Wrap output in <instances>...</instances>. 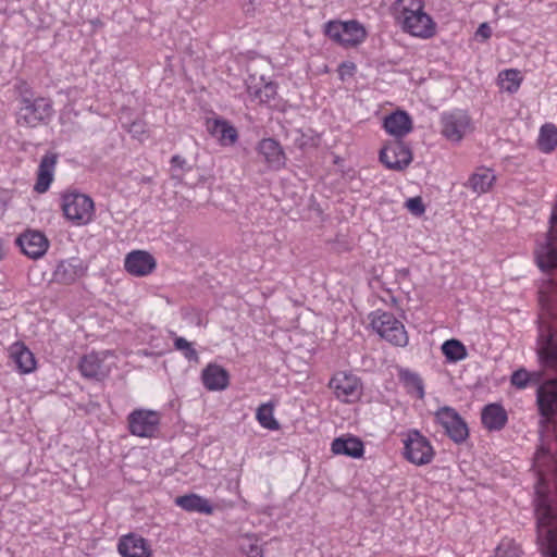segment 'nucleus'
<instances>
[{
  "instance_id": "1",
  "label": "nucleus",
  "mask_w": 557,
  "mask_h": 557,
  "mask_svg": "<svg viewBox=\"0 0 557 557\" xmlns=\"http://www.w3.org/2000/svg\"><path fill=\"white\" fill-rule=\"evenodd\" d=\"M61 208L65 218L75 225H86L95 215L94 200L76 190L62 195Z\"/></svg>"
},
{
  "instance_id": "2",
  "label": "nucleus",
  "mask_w": 557,
  "mask_h": 557,
  "mask_svg": "<svg viewBox=\"0 0 557 557\" xmlns=\"http://www.w3.org/2000/svg\"><path fill=\"white\" fill-rule=\"evenodd\" d=\"M53 113L51 99L45 97L30 99L23 96L17 112V123L28 127H36L39 124L48 123Z\"/></svg>"
},
{
  "instance_id": "3",
  "label": "nucleus",
  "mask_w": 557,
  "mask_h": 557,
  "mask_svg": "<svg viewBox=\"0 0 557 557\" xmlns=\"http://www.w3.org/2000/svg\"><path fill=\"white\" fill-rule=\"evenodd\" d=\"M371 315V325L382 338L399 347L408 344L405 326L393 313L377 310Z\"/></svg>"
},
{
  "instance_id": "4",
  "label": "nucleus",
  "mask_w": 557,
  "mask_h": 557,
  "mask_svg": "<svg viewBox=\"0 0 557 557\" xmlns=\"http://www.w3.org/2000/svg\"><path fill=\"white\" fill-rule=\"evenodd\" d=\"M550 228L543 243H539L534 250V258L539 269L550 274L557 269V212H553L549 219Z\"/></svg>"
},
{
  "instance_id": "5",
  "label": "nucleus",
  "mask_w": 557,
  "mask_h": 557,
  "mask_svg": "<svg viewBox=\"0 0 557 557\" xmlns=\"http://www.w3.org/2000/svg\"><path fill=\"white\" fill-rule=\"evenodd\" d=\"M536 406L541 416L540 426L545 429L555 423L557 416V376L545 380L536 388Z\"/></svg>"
},
{
  "instance_id": "6",
  "label": "nucleus",
  "mask_w": 557,
  "mask_h": 557,
  "mask_svg": "<svg viewBox=\"0 0 557 557\" xmlns=\"http://www.w3.org/2000/svg\"><path fill=\"white\" fill-rule=\"evenodd\" d=\"M324 34L345 47L356 46L366 38V30L357 21H330L324 26Z\"/></svg>"
},
{
  "instance_id": "7",
  "label": "nucleus",
  "mask_w": 557,
  "mask_h": 557,
  "mask_svg": "<svg viewBox=\"0 0 557 557\" xmlns=\"http://www.w3.org/2000/svg\"><path fill=\"white\" fill-rule=\"evenodd\" d=\"M435 451L430 441L418 430H410L404 440V456L416 465L423 466L430 463L434 458Z\"/></svg>"
},
{
  "instance_id": "8",
  "label": "nucleus",
  "mask_w": 557,
  "mask_h": 557,
  "mask_svg": "<svg viewBox=\"0 0 557 557\" xmlns=\"http://www.w3.org/2000/svg\"><path fill=\"white\" fill-rule=\"evenodd\" d=\"M435 420L455 443L459 444L468 438V425L454 408L447 406L440 408L435 412Z\"/></svg>"
},
{
  "instance_id": "9",
  "label": "nucleus",
  "mask_w": 557,
  "mask_h": 557,
  "mask_svg": "<svg viewBox=\"0 0 557 557\" xmlns=\"http://www.w3.org/2000/svg\"><path fill=\"white\" fill-rule=\"evenodd\" d=\"M442 135L451 141H460L471 129V117L463 110H453L441 115Z\"/></svg>"
},
{
  "instance_id": "10",
  "label": "nucleus",
  "mask_w": 557,
  "mask_h": 557,
  "mask_svg": "<svg viewBox=\"0 0 557 557\" xmlns=\"http://www.w3.org/2000/svg\"><path fill=\"white\" fill-rule=\"evenodd\" d=\"M380 161L389 170L403 171L412 161V152L403 140H394L380 151Z\"/></svg>"
},
{
  "instance_id": "11",
  "label": "nucleus",
  "mask_w": 557,
  "mask_h": 557,
  "mask_svg": "<svg viewBox=\"0 0 557 557\" xmlns=\"http://www.w3.org/2000/svg\"><path fill=\"white\" fill-rule=\"evenodd\" d=\"M131 434L139 437H151L158 431L160 416L157 411L136 409L127 417Z\"/></svg>"
},
{
  "instance_id": "12",
  "label": "nucleus",
  "mask_w": 557,
  "mask_h": 557,
  "mask_svg": "<svg viewBox=\"0 0 557 557\" xmlns=\"http://www.w3.org/2000/svg\"><path fill=\"white\" fill-rule=\"evenodd\" d=\"M15 244L30 259L42 257L49 248L48 238L37 230H26L15 238Z\"/></svg>"
},
{
  "instance_id": "13",
  "label": "nucleus",
  "mask_w": 557,
  "mask_h": 557,
  "mask_svg": "<svg viewBox=\"0 0 557 557\" xmlns=\"http://www.w3.org/2000/svg\"><path fill=\"white\" fill-rule=\"evenodd\" d=\"M335 396L345 403L357 399L360 395L361 385L357 376L345 372L336 373L329 383Z\"/></svg>"
},
{
  "instance_id": "14",
  "label": "nucleus",
  "mask_w": 557,
  "mask_h": 557,
  "mask_svg": "<svg viewBox=\"0 0 557 557\" xmlns=\"http://www.w3.org/2000/svg\"><path fill=\"white\" fill-rule=\"evenodd\" d=\"M256 150L272 171H280L286 164V154L282 145L274 138H262L256 147Z\"/></svg>"
},
{
  "instance_id": "15",
  "label": "nucleus",
  "mask_w": 557,
  "mask_h": 557,
  "mask_svg": "<svg viewBox=\"0 0 557 557\" xmlns=\"http://www.w3.org/2000/svg\"><path fill=\"white\" fill-rule=\"evenodd\" d=\"M125 270L135 276H145L156 268V259L145 250H134L127 253L124 261Z\"/></svg>"
},
{
  "instance_id": "16",
  "label": "nucleus",
  "mask_w": 557,
  "mask_h": 557,
  "mask_svg": "<svg viewBox=\"0 0 557 557\" xmlns=\"http://www.w3.org/2000/svg\"><path fill=\"white\" fill-rule=\"evenodd\" d=\"M87 268L78 258L62 260L53 271V281L60 284H72L84 276Z\"/></svg>"
},
{
  "instance_id": "17",
  "label": "nucleus",
  "mask_w": 557,
  "mask_h": 557,
  "mask_svg": "<svg viewBox=\"0 0 557 557\" xmlns=\"http://www.w3.org/2000/svg\"><path fill=\"white\" fill-rule=\"evenodd\" d=\"M537 356L542 366L557 372V332L540 335Z\"/></svg>"
},
{
  "instance_id": "18",
  "label": "nucleus",
  "mask_w": 557,
  "mask_h": 557,
  "mask_svg": "<svg viewBox=\"0 0 557 557\" xmlns=\"http://www.w3.org/2000/svg\"><path fill=\"white\" fill-rule=\"evenodd\" d=\"M117 549L122 557H150L151 555L147 541L133 533L120 539Z\"/></svg>"
},
{
  "instance_id": "19",
  "label": "nucleus",
  "mask_w": 557,
  "mask_h": 557,
  "mask_svg": "<svg viewBox=\"0 0 557 557\" xmlns=\"http://www.w3.org/2000/svg\"><path fill=\"white\" fill-rule=\"evenodd\" d=\"M403 30L419 38H431L435 35L436 24L432 17L422 11L411 18L410 23H404Z\"/></svg>"
},
{
  "instance_id": "20",
  "label": "nucleus",
  "mask_w": 557,
  "mask_h": 557,
  "mask_svg": "<svg viewBox=\"0 0 557 557\" xmlns=\"http://www.w3.org/2000/svg\"><path fill=\"white\" fill-rule=\"evenodd\" d=\"M383 127L400 140L412 131V119L406 111H396L384 119Z\"/></svg>"
},
{
  "instance_id": "21",
  "label": "nucleus",
  "mask_w": 557,
  "mask_h": 557,
  "mask_svg": "<svg viewBox=\"0 0 557 557\" xmlns=\"http://www.w3.org/2000/svg\"><path fill=\"white\" fill-rule=\"evenodd\" d=\"M481 421L488 431H500L508 422V414L500 404H488L483 407Z\"/></svg>"
},
{
  "instance_id": "22",
  "label": "nucleus",
  "mask_w": 557,
  "mask_h": 557,
  "mask_svg": "<svg viewBox=\"0 0 557 557\" xmlns=\"http://www.w3.org/2000/svg\"><path fill=\"white\" fill-rule=\"evenodd\" d=\"M205 387L208 391H223L230 384L228 372L219 364H208L201 373Z\"/></svg>"
},
{
  "instance_id": "23",
  "label": "nucleus",
  "mask_w": 557,
  "mask_h": 557,
  "mask_svg": "<svg viewBox=\"0 0 557 557\" xmlns=\"http://www.w3.org/2000/svg\"><path fill=\"white\" fill-rule=\"evenodd\" d=\"M11 360L21 373H30L36 369L34 354L21 342L11 345L9 349Z\"/></svg>"
},
{
  "instance_id": "24",
  "label": "nucleus",
  "mask_w": 557,
  "mask_h": 557,
  "mask_svg": "<svg viewBox=\"0 0 557 557\" xmlns=\"http://www.w3.org/2000/svg\"><path fill=\"white\" fill-rule=\"evenodd\" d=\"M331 450L335 455L360 458L363 456L364 446L359 437L348 435L334 438L331 444Z\"/></svg>"
},
{
  "instance_id": "25",
  "label": "nucleus",
  "mask_w": 557,
  "mask_h": 557,
  "mask_svg": "<svg viewBox=\"0 0 557 557\" xmlns=\"http://www.w3.org/2000/svg\"><path fill=\"white\" fill-rule=\"evenodd\" d=\"M536 534L544 557H557V524H536Z\"/></svg>"
},
{
  "instance_id": "26",
  "label": "nucleus",
  "mask_w": 557,
  "mask_h": 557,
  "mask_svg": "<svg viewBox=\"0 0 557 557\" xmlns=\"http://www.w3.org/2000/svg\"><path fill=\"white\" fill-rule=\"evenodd\" d=\"M57 163L55 154H46L42 157L37 172V181L34 189L39 193H46L53 180L54 166Z\"/></svg>"
},
{
  "instance_id": "27",
  "label": "nucleus",
  "mask_w": 557,
  "mask_h": 557,
  "mask_svg": "<svg viewBox=\"0 0 557 557\" xmlns=\"http://www.w3.org/2000/svg\"><path fill=\"white\" fill-rule=\"evenodd\" d=\"M208 131L222 146L234 145L238 139L237 129L225 120L215 119L208 122Z\"/></svg>"
},
{
  "instance_id": "28",
  "label": "nucleus",
  "mask_w": 557,
  "mask_h": 557,
  "mask_svg": "<svg viewBox=\"0 0 557 557\" xmlns=\"http://www.w3.org/2000/svg\"><path fill=\"white\" fill-rule=\"evenodd\" d=\"M79 371L86 379L102 381L108 376V370L97 354L84 356L79 362Z\"/></svg>"
},
{
  "instance_id": "29",
  "label": "nucleus",
  "mask_w": 557,
  "mask_h": 557,
  "mask_svg": "<svg viewBox=\"0 0 557 557\" xmlns=\"http://www.w3.org/2000/svg\"><path fill=\"white\" fill-rule=\"evenodd\" d=\"M495 181L496 176L491 169L481 168L469 177L466 186L473 193L482 195L492 188Z\"/></svg>"
},
{
  "instance_id": "30",
  "label": "nucleus",
  "mask_w": 557,
  "mask_h": 557,
  "mask_svg": "<svg viewBox=\"0 0 557 557\" xmlns=\"http://www.w3.org/2000/svg\"><path fill=\"white\" fill-rule=\"evenodd\" d=\"M175 504L189 512L211 513L213 510L210 502L197 494H187L175 498Z\"/></svg>"
},
{
  "instance_id": "31",
  "label": "nucleus",
  "mask_w": 557,
  "mask_h": 557,
  "mask_svg": "<svg viewBox=\"0 0 557 557\" xmlns=\"http://www.w3.org/2000/svg\"><path fill=\"white\" fill-rule=\"evenodd\" d=\"M399 381L403 383L408 393H416L417 397H424V385L421 376L409 369L400 368L398 371Z\"/></svg>"
},
{
  "instance_id": "32",
  "label": "nucleus",
  "mask_w": 557,
  "mask_h": 557,
  "mask_svg": "<svg viewBox=\"0 0 557 557\" xmlns=\"http://www.w3.org/2000/svg\"><path fill=\"white\" fill-rule=\"evenodd\" d=\"M537 146L544 153H550L557 146V127L552 123L544 124L540 129Z\"/></svg>"
},
{
  "instance_id": "33",
  "label": "nucleus",
  "mask_w": 557,
  "mask_h": 557,
  "mask_svg": "<svg viewBox=\"0 0 557 557\" xmlns=\"http://www.w3.org/2000/svg\"><path fill=\"white\" fill-rule=\"evenodd\" d=\"M522 75L516 69L504 70L498 74V85L502 90L515 94L520 88Z\"/></svg>"
},
{
  "instance_id": "34",
  "label": "nucleus",
  "mask_w": 557,
  "mask_h": 557,
  "mask_svg": "<svg viewBox=\"0 0 557 557\" xmlns=\"http://www.w3.org/2000/svg\"><path fill=\"white\" fill-rule=\"evenodd\" d=\"M442 352L449 362H458L467 358L466 346L455 338L447 339L442 345Z\"/></svg>"
},
{
  "instance_id": "35",
  "label": "nucleus",
  "mask_w": 557,
  "mask_h": 557,
  "mask_svg": "<svg viewBox=\"0 0 557 557\" xmlns=\"http://www.w3.org/2000/svg\"><path fill=\"white\" fill-rule=\"evenodd\" d=\"M247 91L261 103H268L275 98L277 94V85L273 82L263 83L261 87L258 85H248Z\"/></svg>"
},
{
  "instance_id": "36",
  "label": "nucleus",
  "mask_w": 557,
  "mask_h": 557,
  "mask_svg": "<svg viewBox=\"0 0 557 557\" xmlns=\"http://www.w3.org/2000/svg\"><path fill=\"white\" fill-rule=\"evenodd\" d=\"M274 407L272 404H262L258 407L256 418L260 425L271 431L280 429L278 421L273 416Z\"/></svg>"
},
{
  "instance_id": "37",
  "label": "nucleus",
  "mask_w": 557,
  "mask_h": 557,
  "mask_svg": "<svg viewBox=\"0 0 557 557\" xmlns=\"http://www.w3.org/2000/svg\"><path fill=\"white\" fill-rule=\"evenodd\" d=\"M259 539L255 535L245 534L239 537V548L247 557H263V552L258 544Z\"/></svg>"
},
{
  "instance_id": "38",
  "label": "nucleus",
  "mask_w": 557,
  "mask_h": 557,
  "mask_svg": "<svg viewBox=\"0 0 557 557\" xmlns=\"http://www.w3.org/2000/svg\"><path fill=\"white\" fill-rule=\"evenodd\" d=\"M493 557H521V549L513 540L506 537L497 545Z\"/></svg>"
},
{
  "instance_id": "39",
  "label": "nucleus",
  "mask_w": 557,
  "mask_h": 557,
  "mask_svg": "<svg viewBox=\"0 0 557 557\" xmlns=\"http://www.w3.org/2000/svg\"><path fill=\"white\" fill-rule=\"evenodd\" d=\"M174 347L176 350L182 351L188 361H198V352L193 347L191 343H189L186 338L176 337L174 339Z\"/></svg>"
},
{
  "instance_id": "40",
  "label": "nucleus",
  "mask_w": 557,
  "mask_h": 557,
  "mask_svg": "<svg viewBox=\"0 0 557 557\" xmlns=\"http://www.w3.org/2000/svg\"><path fill=\"white\" fill-rule=\"evenodd\" d=\"M510 383L518 389H524L530 386L529 371L524 368L516 370L510 377Z\"/></svg>"
},
{
  "instance_id": "41",
  "label": "nucleus",
  "mask_w": 557,
  "mask_h": 557,
  "mask_svg": "<svg viewBox=\"0 0 557 557\" xmlns=\"http://www.w3.org/2000/svg\"><path fill=\"white\" fill-rule=\"evenodd\" d=\"M421 10L424 9L423 0H396L393 4V13L406 11V10Z\"/></svg>"
},
{
  "instance_id": "42",
  "label": "nucleus",
  "mask_w": 557,
  "mask_h": 557,
  "mask_svg": "<svg viewBox=\"0 0 557 557\" xmlns=\"http://www.w3.org/2000/svg\"><path fill=\"white\" fill-rule=\"evenodd\" d=\"M422 11H424V9H421V10H416V9L411 10L410 9V10H406V11H401V12H397V13H393V14H394L397 23L403 26L404 23H410L411 18H413V16L418 15Z\"/></svg>"
},
{
  "instance_id": "43",
  "label": "nucleus",
  "mask_w": 557,
  "mask_h": 557,
  "mask_svg": "<svg viewBox=\"0 0 557 557\" xmlns=\"http://www.w3.org/2000/svg\"><path fill=\"white\" fill-rule=\"evenodd\" d=\"M406 206L416 215H421L425 211V207L420 197L409 198Z\"/></svg>"
},
{
  "instance_id": "44",
  "label": "nucleus",
  "mask_w": 557,
  "mask_h": 557,
  "mask_svg": "<svg viewBox=\"0 0 557 557\" xmlns=\"http://www.w3.org/2000/svg\"><path fill=\"white\" fill-rule=\"evenodd\" d=\"M171 170L172 171H182V172H185L187 170H189V168H187V161L185 158H183L182 156L180 154H174L172 158H171Z\"/></svg>"
},
{
  "instance_id": "45",
  "label": "nucleus",
  "mask_w": 557,
  "mask_h": 557,
  "mask_svg": "<svg viewBox=\"0 0 557 557\" xmlns=\"http://www.w3.org/2000/svg\"><path fill=\"white\" fill-rule=\"evenodd\" d=\"M491 36H492V28L490 27V25L486 22L480 24V26L478 27V29L475 32V37L480 38L482 41H484V40L490 39Z\"/></svg>"
},
{
  "instance_id": "46",
  "label": "nucleus",
  "mask_w": 557,
  "mask_h": 557,
  "mask_svg": "<svg viewBox=\"0 0 557 557\" xmlns=\"http://www.w3.org/2000/svg\"><path fill=\"white\" fill-rule=\"evenodd\" d=\"M355 71H356V65L352 62H343L338 66V74L342 79H344V77L346 75L352 76Z\"/></svg>"
},
{
  "instance_id": "47",
  "label": "nucleus",
  "mask_w": 557,
  "mask_h": 557,
  "mask_svg": "<svg viewBox=\"0 0 557 557\" xmlns=\"http://www.w3.org/2000/svg\"><path fill=\"white\" fill-rule=\"evenodd\" d=\"M133 137H139L146 133V124L143 121H134L128 128Z\"/></svg>"
},
{
  "instance_id": "48",
  "label": "nucleus",
  "mask_w": 557,
  "mask_h": 557,
  "mask_svg": "<svg viewBox=\"0 0 557 557\" xmlns=\"http://www.w3.org/2000/svg\"><path fill=\"white\" fill-rule=\"evenodd\" d=\"M529 381L530 386H540L542 383H544L545 380H543V372L542 371H529Z\"/></svg>"
},
{
  "instance_id": "49",
  "label": "nucleus",
  "mask_w": 557,
  "mask_h": 557,
  "mask_svg": "<svg viewBox=\"0 0 557 557\" xmlns=\"http://www.w3.org/2000/svg\"><path fill=\"white\" fill-rule=\"evenodd\" d=\"M8 207V197L4 194H0V218L4 214Z\"/></svg>"
},
{
  "instance_id": "50",
  "label": "nucleus",
  "mask_w": 557,
  "mask_h": 557,
  "mask_svg": "<svg viewBox=\"0 0 557 557\" xmlns=\"http://www.w3.org/2000/svg\"><path fill=\"white\" fill-rule=\"evenodd\" d=\"M4 256H5V251L3 248L2 239L0 238V260L3 259Z\"/></svg>"
}]
</instances>
